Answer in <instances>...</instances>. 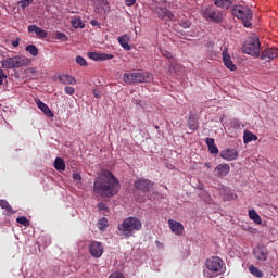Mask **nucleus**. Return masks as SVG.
Instances as JSON below:
<instances>
[{
    "instance_id": "obj_1",
    "label": "nucleus",
    "mask_w": 278,
    "mask_h": 278,
    "mask_svg": "<svg viewBox=\"0 0 278 278\" xmlns=\"http://www.w3.org/2000/svg\"><path fill=\"white\" fill-rule=\"evenodd\" d=\"M121 182L110 170H102V175L93 182V192L108 199L118 194Z\"/></svg>"
},
{
    "instance_id": "obj_2",
    "label": "nucleus",
    "mask_w": 278,
    "mask_h": 278,
    "mask_svg": "<svg viewBox=\"0 0 278 278\" xmlns=\"http://www.w3.org/2000/svg\"><path fill=\"white\" fill-rule=\"evenodd\" d=\"M117 229L122 232V236H125V238H131L134 231H140V229H142V220L138 217H126L118 224Z\"/></svg>"
},
{
    "instance_id": "obj_3",
    "label": "nucleus",
    "mask_w": 278,
    "mask_h": 278,
    "mask_svg": "<svg viewBox=\"0 0 278 278\" xmlns=\"http://www.w3.org/2000/svg\"><path fill=\"white\" fill-rule=\"evenodd\" d=\"M205 266L207 270H203L204 278H214L218 275H223L225 268V262L218 256H212L206 260Z\"/></svg>"
},
{
    "instance_id": "obj_4",
    "label": "nucleus",
    "mask_w": 278,
    "mask_h": 278,
    "mask_svg": "<svg viewBox=\"0 0 278 278\" xmlns=\"http://www.w3.org/2000/svg\"><path fill=\"white\" fill-rule=\"evenodd\" d=\"M31 64V59L26 56H12L2 61V68L13 71L14 68H23L24 66H29Z\"/></svg>"
},
{
    "instance_id": "obj_5",
    "label": "nucleus",
    "mask_w": 278,
    "mask_h": 278,
    "mask_svg": "<svg viewBox=\"0 0 278 278\" xmlns=\"http://www.w3.org/2000/svg\"><path fill=\"white\" fill-rule=\"evenodd\" d=\"M153 79V76L149 72H135V73H125L123 75V81L125 84H147Z\"/></svg>"
},
{
    "instance_id": "obj_6",
    "label": "nucleus",
    "mask_w": 278,
    "mask_h": 278,
    "mask_svg": "<svg viewBox=\"0 0 278 278\" xmlns=\"http://www.w3.org/2000/svg\"><path fill=\"white\" fill-rule=\"evenodd\" d=\"M201 14L203 18L208 23H223V11H220L219 9H216L214 7H206L202 9Z\"/></svg>"
},
{
    "instance_id": "obj_7",
    "label": "nucleus",
    "mask_w": 278,
    "mask_h": 278,
    "mask_svg": "<svg viewBox=\"0 0 278 278\" xmlns=\"http://www.w3.org/2000/svg\"><path fill=\"white\" fill-rule=\"evenodd\" d=\"M261 47L262 45L260 43V38L254 36L247 39L245 43L242 47V51L248 55H254V58H260Z\"/></svg>"
},
{
    "instance_id": "obj_8",
    "label": "nucleus",
    "mask_w": 278,
    "mask_h": 278,
    "mask_svg": "<svg viewBox=\"0 0 278 278\" xmlns=\"http://www.w3.org/2000/svg\"><path fill=\"white\" fill-rule=\"evenodd\" d=\"M233 16H237L240 18L245 27H251V18H253V13L251 12V9L247 7H233L232 9Z\"/></svg>"
},
{
    "instance_id": "obj_9",
    "label": "nucleus",
    "mask_w": 278,
    "mask_h": 278,
    "mask_svg": "<svg viewBox=\"0 0 278 278\" xmlns=\"http://www.w3.org/2000/svg\"><path fill=\"white\" fill-rule=\"evenodd\" d=\"M134 187L136 190H139V192H143V194H147L153 189V182H151V180L147 178H138L135 181Z\"/></svg>"
},
{
    "instance_id": "obj_10",
    "label": "nucleus",
    "mask_w": 278,
    "mask_h": 278,
    "mask_svg": "<svg viewBox=\"0 0 278 278\" xmlns=\"http://www.w3.org/2000/svg\"><path fill=\"white\" fill-rule=\"evenodd\" d=\"M89 60L93 62H105L108 60H114V54L101 53V52H89L87 53Z\"/></svg>"
},
{
    "instance_id": "obj_11",
    "label": "nucleus",
    "mask_w": 278,
    "mask_h": 278,
    "mask_svg": "<svg viewBox=\"0 0 278 278\" xmlns=\"http://www.w3.org/2000/svg\"><path fill=\"white\" fill-rule=\"evenodd\" d=\"M219 157H222V160H226L227 162H233V160L238 159V150L233 148L222 150Z\"/></svg>"
},
{
    "instance_id": "obj_12",
    "label": "nucleus",
    "mask_w": 278,
    "mask_h": 278,
    "mask_svg": "<svg viewBox=\"0 0 278 278\" xmlns=\"http://www.w3.org/2000/svg\"><path fill=\"white\" fill-rule=\"evenodd\" d=\"M89 253L92 257H101V255H103V244L99 241H91L89 244Z\"/></svg>"
},
{
    "instance_id": "obj_13",
    "label": "nucleus",
    "mask_w": 278,
    "mask_h": 278,
    "mask_svg": "<svg viewBox=\"0 0 278 278\" xmlns=\"http://www.w3.org/2000/svg\"><path fill=\"white\" fill-rule=\"evenodd\" d=\"M155 12L162 21H175V14L166 8L156 7Z\"/></svg>"
},
{
    "instance_id": "obj_14",
    "label": "nucleus",
    "mask_w": 278,
    "mask_h": 278,
    "mask_svg": "<svg viewBox=\"0 0 278 278\" xmlns=\"http://www.w3.org/2000/svg\"><path fill=\"white\" fill-rule=\"evenodd\" d=\"M276 58H278V48H267L261 54V60H264L265 62H270Z\"/></svg>"
},
{
    "instance_id": "obj_15",
    "label": "nucleus",
    "mask_w": 278,
    "mask_h": 278,
    "mask_svg": "<svg viewBox=\"0 0 278 278\" xmlns=\"http://www.w3.org/2000/svg\"><path fill=\"white\" fill-rule=\"evenodd\" d=\"M168 225L172 233H175V236H184V224L169 219Z\"/></svg>"
},
{
    "instance_id": "obj_16",
    "label": "nucleus",
    "mask_w": 278,
    "mask_h": 278,
    "mask_svg": "<svg viewBox=\"0 0 278 278\" xmlns=\"http://www.w3.org/2000/svg\"><path fill=\"white\" fill-rule=\"evenodd\" d=\"M230 170H231V166H229V164L222 163L215 167L214 174L216 177H227Z\"/></svg>"
},
{
    "instance_id": "obj_17",
    "label": "nucleus",
    "mask_w": 278,
    "mask_h": 278,
    "mask_svg": "<svg viewBox=\"0 0 278 278\" xmlns=\"http://www.w3.org/2000/svg\"><path fill=\"white\" fill-rule=\"evenodd\" d=\"M35 103H36L37 108L39 110H41V112H43V114H46V116H49V118H53V116H55V114H53V111H51L49 105L45 104V102H42L40 99H36Z\"/></svg>"
},
{
    "instance_id": "obj_18",
    "label": "nucleus",
    "mask_w": 278,
    "mask_h": 278,
    "mask_svg": "<svg viewBox=\"0 0 278 278\" xmlns=\"http://www.w3.org/2000/svg\"><path fill=\"white\" fill-rule=\"evenodd\" d=\"M223 62L228 71H236V64H233V61H231V56L229 55L227 49L223 51Z\"/></svg>"
},
{
    "instance_id": "obj_19",
    "label": "nucleus",
    "mask_w": 278,
    "mask_h": 278,
    "mask_svg": "<svg viewBox=\"0 0 278 278\" xmlns=\"http://www.w3.org/2000/svg\"><path fill=\"white\" fill-rule=\"evenodd\" d=\"M28 33L29 34H36L39 38H47L48 34L47 30L38 27L37 25H29L28 26Z\"/></svg>"
},
{
    "instance_id": "obj_20",
    "label": "nucleus",
    "mask_w": 278,
    "mask_h": 278,
    "mask_svg": "<svg viewBox=\"0 0 278 278\" xmlns=\"http://www.w3.org/2000/svg\"><path fill=\"white\" fill-rule=\"evenodd\" d=\"M61 84H64V86H75L77 84V79L73 77L72 75L63 74L59 77Z\"/></svg>"
},
{
    "instance_id": "obj_21",
    "label": "nucleus",
    "mask_w": 278,
    "mask_h": 278,
    "mask_svg": "<svg viewBox=\"0 0 278 278\" xmlns=\"http://www.w3.org/2000/svg\"><path fill=\"white\" fill-rule=\"evenodd\" d=\"M214 5L219 8L220 10H229L231 5H233V1L231 0H214Z\"/></svg>"
},
{
    "instance_id": "obj_22",
    "label": "nucleus",
    "mask_w": 278,
    "mask_h": 278,
    "mask_svg": "<svg viewBox=\"0 0 278 278\" xmlns=\"http://www.w3.org/2000/svg\"><path fill=\"white\" fill-rule=\"evenodd\" d=\"M206 144H207L208 152L212 155H218V147L216 146V141H214L213 138H206Z\"/></svg>"
},
{
    "instance_id": "obj_23",
    "label": "nucleus",
    "mask_w": 278,
    "mask_h": 278,
    "mask_svg": "<svg viewBox=\"0 0 278 278\" xmlns=\"http://www.w3.org/2000/svg\"><path fill=\"white\" fill-rule=\"evenodd\" d=\"M93 3H94V12H97V14H101V12H104L108 5V0H93Z\"/></svg>"
},
{
    "instance_id": "obj_24",
    "label": "nucleus",
    "mask_w": 278,
    "mask_h": 278,
    "mask_svg": "<svg viewBox=\"0 0 278 278\" xmlns=\"http://www.w3.org/2000/svg\"><path fill=\"white\" fill-rule=\"evenodd\" d=\"M254 256L256 260H260V262H266V260H268V252L258 248L254 250Z\"/></svg>"
},
{
    "instance_id": "obj_25",
    "label": "nucleus",
    "mask_w": 278,
    "mask_h": 278,
    "mask_svg": "<svg viewBox=\"0 0 278 278\" xmlns=\"http://www.w3.org/2000/svg\"><path fill=\"white\" fill-rule=\"evenodd\" d=\"M118 42L125 51H131V46H129V35H123L118 38Z\"/></svg>"
},
{
    "instance_id": "obj_26",
    "label": "nucleus",
    "mask_w": 278,
    "mask_h": 278,
    "mask_svg": "<svg viewBox=\"0 0 278 278\" xmlns=\"http://www.w3.org/2000/svg\"><path fill=\"white\" fill-rule=\"evenodd\" d=\"M257 140V137L255 134L249 131V130H244L243 132V142L244 144H249V142H253Z\"/></svg>"
},
{
    "instance_id": "obj_27",
    "label": "nucleus",
    "mask_w": 278,
    "mask_h": 278,
    "mask_svg": "<svg viewBox=\"0 0 278 278\" xmlns=\"http://www.w3.org/2000/svg\"><path fill=\"white\" fill-rule=\"evenodd\" d=\"M54 168L59 172L66 170V163L62 157H56L54 160Z\"/></svg>"
},
{
    "instance_id": "obj_28",
    "label": "nucleus",
    "mask_w": 278,
    "mask_h": 278,
    "mask_svg": "<svg viewBox=\"0 0 278 278\" xmlns=\"http://www.w3.org/2000/svg\"><path fill=\"white\" fill-rule=\"evenodd\" d=\"M249 217L251 220H254L256 225H262V217H260V214H257V211L255 210H250L249 211Z\"/></svg>"
},
{
    "instance_id": "obj_29",
    "label": "nucleus",
    "mask_w": 278,
    "mask_h": 278,
    "mask_svg": "<svg viewBox=\"0 0 278 278\" xmlns=\"http://www.w3.org/2000/svg\"><path fill=\"white\" fill-rule=\"evenodd\" d=\"M71 24L74 29H84L86 27V24H84L81 18H74L71 21Z\"/></svg>"
},
{
    "instance_id": "obj_30",
    "label": "nucleus",
    "mask_w": 278,
    "mask_h": 278,
    "mask_svg": "<svg viewBox=\"0 0 278 278\" xmlns=\"http://www.w3.org/2000/svg\"><path fill=\"white\" fill-rule=\"evenodd\" d=\"M249 271L251 273V275H253V277H257V278H262L264 277V273L262 270H260V268L251 265L249 267Z\"/></svg>"
},
{
    "instance_id": "obj_31",
    "label": "nucleus",
    "mask_w": 278,
    "mask_h": 278,
    "mask_svg": "<svg viewBox=\"0 0 278 278\" xmlns=\"http://www.w3.org/2000/svg\"><path fill=\"white\" fill-rule=\"evenodd\" d=\"M0 207L5 210L7 214H14V210H12V206L5 200H0Z\"/></svg>"
},
{
    "instance_id": "obj_32",
    "label": "nucleus",
    "mask_w": 278,
    "mask_h": 278,
    "mask_svg": "<svg viewBox=\"0 0 278 278\" xmlns=\"http://www.w3.org/2000/svg\"><path fill=\"white\" fill-rule=\"evenodd\" d=\"M178 25H180L182 29H190V27H192V22H190V20L185 17L179 20Z\"/></svg>"
},
{
    "instance_id": "obj_33",
    "label": "nucleus",
    "mask_w": 278,
    "mask_h": 278,
    "mask_svg": "<svg viewBox=\"0 0 278 278\" xmlns=\"http://www.w3.org/2000/svg\"><path fill=\"white\" fill-rule=\"evenodd\" d=\"M110 226L108 218L103 217L98 222V227L101 231H105L108 227Z\"/></svg>"
},
{
    "instance_id": "obj_34",
    "label": "nucleus",
    "mask_w": 278,
    "mask_h": 278,
    "mask_svg": "<svg viewBox=\"0 0 278 278\" xmlns=\"http://www.w3.org/2000/svg\"><path fill=\"white\" fill-rule=\"evenodd\" d=\"M188 127L191 131H197V129H199V122L194 118H189Z\"/></svg>"
},
{
    "instance_id": "obj_35",
    "label": "nucleus",
    "mask_w": 278,
    "mask_h": 278,
    "mask_svg": "<svg viewBox=\"0 0 278 278\" xmlns=\"http://www.w3.org/2000/svg\"><path fill=\"white\" fill-rule=\"evenodd\" d=\"M26 51H28V53H30V55H33L34 58H36V55H38V48L34 45L27 46Z\"/></svg>"
},
{
    "instance_id": "obj_36",
    "label": "nucleus",
    "mask_w": 278,
    "mask_h": 278,
    "mask_svg": "<svg viewBox=\"0 0 278 278\" xmlns=\"http://www.w3.org/2000/svg\"><path fill=\"white\" fill-rule=\"evenodd\" d=\"M16 223H18L20 225H23L24 227H29L30 225L29 219H27V217L25 216L17 217Z\"/></svg>"
},
{
    "instance_id": "obj_37",
    "label": "nucleus",
    "mask_w": 278,
    "mask_h": 278,
    "mask_svg": "<svg viewBox=\"0 0 278 278\" xmlns=\"http://www.w3.org/2000/svg\"><path fill=\"white\" fill-rule=\"evenodd\" d=\"M162 55L164 58H166L167 60H170L169 62H170L172 66H173V64H175V59L173 58V53H170L168 50H163Z\"/></svg>"
},
{
    "instance_id": "obj_38",
    "label": "nucleus",
    "mask_w": 278,
    "mask_h": 278,
    "mask_svg": "<svg viewBox=\"0 0 278 278\" xmlns=\"http://www.w3.org/2000/svg\"><path fill=\"white\" fill-rule=\"evenodd\" d=\"M76 63L78 66H88V61H86L81 55L76 56Z\"/></svg>"
},
{
    "instance_id": "obj_39",
    "label": "nucleus",
    "mask_w": 278,
    "mask_h": 278,
    "mask_svg": "<svg viewBox=\"0 0 278 278\" xmlns=\"http://www.w3.org/2000/svg\"><path fill=\"white\" fill-rule=\"evenodd\" d=\"M55 38L56 40H64V41L68 40V37H66V34L60 33V31L55 34Z\"/></svg>"
},
{
    "instance_id": "obj_40",
    "label": "nucleus",
    "mask_w": 278,
    "mask_h": 278,
    "mask_svg": "<svg viewBox=\"0 0 278 278\" xmlns=\"http://www.w3.org/2000/svg\"><path fill=\"white\" fill-rule=\"evenodd\" d=\"M18 5H20V8H22V10H25V8H29V5H31V4L26 0H21L18 2Z\"/></svg>"
},
{
    "instance_id": "obj_41",
    "label": "nucleus",
    "mask_w": 278,
    "mask_h": 278,
    "mask_svg": "<svg viewBox=\"0 0 278 278\" xmlns=\"http://www.w3.org/2000/svg\"><path fill=\"white\" fill-rule=\"evenodd\" d=\"M64 90H65V94H70V96L75 94V89L73 87H71V86H66L64 88Z\"/></svg>"
},
{
    "instance_id": "obj_42",
    "label": "nucleus",
    "mask_w": 278,
    "mask_h": 278,
    "mask_svg": "<svg viewBox=\"0 0 278 278\" xmlns=\"http://www.w3.org/2000/svg\"><path fill=\"white\" fill-rule=\"evenodd\" d=\"M8 79V75L3 73V70H0V86H3V80Z\"/></svg>"
},
{
    "instance_id": "obj_43",
    "label": "nucleus",
    "mask_w": 278,
    "mask_h": 278,
    "mask_svg": "<svg viewBox=\"0 0 278 278\" xmlns=\"http://www.w3.org/2000/svg\"><path fill=\"white\" fill-rule=\"evenodd\" d=\"M109 278H125V276H123L122 273L117 271V273L111 274Z\"/></svg>"
},
{
    "instance_id": "obj_44",
    "label": "nucleus",
    "mask_w": 278,
    "mask_h": 278,
    "mask_svg": "<svg viewBox=\"0 0 278 278\" xmlns=\"http://www.w3.org/2000/svg\"><path fill=\"white\" fill-rule=\"evenodd\" d=\"M231 126L235 127L236 129H238V127H240V121L233 119V121L231 122Z\"/></svg>"
},
{
    "instance_id": "obj_45",
    "label": "nucleus",
    "mask_w": 278,
    "mask_h": 278,
    "mask_svg": "<svg viewBox=\"0 0 278 278\" xmlns=\"http://www.w3.org/2000/svg\"><path fill=\"white\" fill-rule=\"evenodd\" d=\"M73 179H74V181H81V175H79L77 173H74L73 174Z\"/></svg>"
},
{
    "instance_id": "obj_46",
    "label": "nucleus",
    "mask_w": 278,
    "mask_h": 278,
    "mask_svg": "<svg viewBox=\"0 0 278 278\" xmlns=\"http://www.w3.org/2000/svg\"><path fill=\"white\" fill-rule=\"evenodd\" d=\"M125 3L128 8H131V5L136 4V0H125Z\"/></svg>"
},
{
    "instance_id": "obj_47",
    "label": "nucleus",
    "mask_w": 278,
    "mask_h": 278,
    "mask_svg": "<svg viewBox=\"0 0 278 278\" xmlns=\"http://www.w3.org/2000/svg\"><path fill=\"white\" fill-rule=\"evenodd\" d=\"M98 210H100V211L108 210V206H105V203L100 202V203H98Z\"/></svg>"
},
{
    "instance_id": "obj_48",
    "label": "nucleus",
    "mask_w": 278,
    "mask_h": 278,
    "mask_svg": "<svg viewBox=\"0 0 278 278\" xmlns=\"http://www.w3.org/2000/svg\"><path fill=\"white\" fill-rule=\"evenodd\" d=\"M93 97H96V99H101V92H99L97 89H94Z\"/></svg>"
},
{
    "instance_id": "obj_49",
    "label": "nucleus",
    "mask_w": 278,
    "mask_h": 278,
    "mask_svg": "<svg viewBox=\"0 0 278 278\" xmlns=\"http://www.w3.org/2000/svg\"><path fill=\"white\" fill-rule=\"evenodd\" d=\"M136 200L139 202V203H144L146 201V198L143 195H139L136 198Z\"/></svg>"
},
{
    "instance_id": "obj_50",
    "label": "nucleus",
    "mask_w": 278,
    "mask_h": 278,
    "mask_svg": "<svg viewBox=\"0 0 278 278\" xmlns=\"http://www.w3.org/2000/svg\"><path fill=\"white\" fill-rule=\"evenodd\" d=\"M90 25H92V27H98L99 21H97V20H91V21H90Z\"/></svg>"
},
{
    "instance_id": "obj_51",
    "label": "nucleus",
    "mask_w": 278,
    "mask_h": 278,
    "mask_svg": "<svg viewBox=\"0 0 278 278\" xmlns=\"http://www.w3.org/2000/svg\"><path fill=\"white\" fill-rule=\"evenodd\" d=\"M20 43H21V39H15L12 41V47H18Z\"/></svg>"
},
{
    "instance_id": "obj_52",
    "label": "nucleus",
    "mask_w": 278,
    "mask_h": 278,
    "mask_svg": "<svg viewBox=\"0 0 278 278\" xmlns=\"http://www.w3.org/2000/svg\"><path fill=\"white\" fill-rule=\"evenodd\" d=\"M28 71L31 72L33 75L37 73L36 67H30V68H28Z\"/></svg>"
},
{
    "instance_id": "obj_53",
    "label": "nucleus",
    "mask_w": 278,
    "mask_h": 278,
    "mask_svg": "<svg viewBox=\"0 0 278 278\" xmlns=\"http://www.w3.org/2000/svg\"><path fill=\"white\" fill-rule=\"evenodd\" d=\"M206 168H212V164L211 163H205L204 165Z\"/></svg>"
},
{
    "instance_id": "obj_54",
    "label": "nucleus",
    "mask_w": 278,
    "mask_h": 278,
    "mask_svg": "<svg viewBox=\"0 0 278 278\" xmlns=\"http://www.w3.org/2000/svg\"><path fill=\"white\" fill-rule=\"evenodd\" d=\"M26 1H27L28 3H30V4L34 3V0H26Z\"/></svg>"
},
{
    "instance_id": "obj_55",
    "label": "nucleus",
    "mask_w": 278,
    "mask_h": 278,
    "mask_svg": "<svg viewBox=\"0 0 278 278\" xmlns=\"http://www.w3.org/2000/svg\"><path fill=\"white\" fill-rule=\"evenodd\" d=\"M155 129H160V127L155 126Z\"/></svg>"
},
{
    "instance_id": "obj_56",
    "label": "nucleus",
    "mask_w": 278,
    "mask_h": 278,
    "mask_svg": "<svg viewBox=\"0 0 278 278\" xmlns=\"http://www.w3.org/2000/svg\"><path fill=\"white\" fill-rule=\"evenodd\" d=\"M164 3H166V0H163Z\"/></svg>"
}]
</instances>
